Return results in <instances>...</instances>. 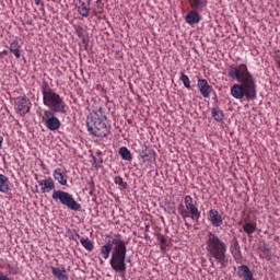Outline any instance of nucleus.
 <instances>
[{"mask_svg":"<svg viewBox=\"0 0 280 280\" xmlns=\"http://www.w3.org/2000/svg\"><path fill=\"white\" fill-rule=\"evenodd\" d=\"M228 77L231 80H236L238 83H235L231 86L230 93L234 100H257V81L246 63L231 65L228 68Z\"/></svg>","mask_w":280,"mask_h":280,"instance_id":"obj_1","label":"nucleus"},{"mask_svg":"<svg viewBox=\"0 0 280 280\" xmlns=\"http://www.w3.org/2000/svg\"><path fill=\"white\" fill-rule=\"evenodd\" d=\"M126 242L121 238L108 241L101 247V255L103 259H108V257H110L109 265L115 272L120 275V277H126V270H128V266L126 265Z\"/></svg>","mask_w":280,"mask_h":280,"instance_id":"obj_2","label":"nucleus"},{"mask_svg":"<svg viewBox=\"0 0 280 280\" xmlns=\"http://www.w3.org/2000/svg\"><path fill=\"white\" fill-rule=\"evenodd\" d=\"M207 237L206 250L208 255L218 261L220 268H229V256L226 255L229 247L226 243L213 232H208Z\"/></svg>","mask_w":280,"mask_h":280,"instance_id":"obj_3","label":"nucleus"},{"mask_svg":"<svg viewBox=\"0 0 280 280\" xmlns=\"http://www.w3.org/2000/svg\"><path fill=\"white\" fill-rule=\"evenodd\" d=\"M40 91L44 106L54 113L67 115V103H65V100L60 97V94L56 93V91L51 89L47 81L42 82Z\"/></svg>","mask_w":280,"mask_h":280,"instance_id":"obj_4","label":"nucleus"},{"mask_svg":"<svg viewBox=\"0 0 280 280\" xmlns=\"http://www.w3.org/2000/svg\"><path fill=\"white\" fill-rule=\"evenodd\" d=\"M86 127L90 135L94 137H108L110 135V125L106 121V116L102 112H91L86 119Z\"/></svg>","mask_w":280,"mask_h":280,"instance_id":"obj_5","label":"nucleus"},{"mask_svg":"<svg viewBox=\"0 0 280 280\" xmlns=\"http://www.w3.org/2000/svg\"><path fill=\"white\" fill-rule=\"evenodd\" d=\"M184 205L182 203L177 207V211L183 220H187V218H191V220H200V210L194 205V198L191 196L187 195L184 197Z\"/></svg>","mask_w":280,"mask_h":280,"instance_id":"obj_6","label":"nucleus"},{"mask_svg":"<svg viewBox=\"0 0 280 280\" xmlns=\"http://www.w3.org/2000/svg\"><path fill=\"white\" fill-rule=\"evenodd\" d=\"M51 198L52 200L60 202V205H63V207L71 209V211H80V209H82V205L78 203L75 198H73V195L68 191L54 190Z\"/></svg>","mask_w":280,"mask_h":280,"instance_id":"obj_7","label":"nucleus"},{"mask_svg":"<svg viewBox=\"0 0 280 280\" xmlns=\"http://www.w3.org/2000/svg\"><path fill=\"white\" fill-rule=\"evenodd\" d=\"M56 113H60V112L44 109V114L42 115L43 124H45L46 128L51 132H56V130H60V126H62V124L60 122V118L56 116Z\"/></svg>","mask_w":280,"mask_h":280,"instance_id":"obj_8","label":"nucleus"},{"mask_svg":"<svg viewBox=\"0 0 280 280\" xmlns=\"http://www.w3.org/2000/svg\"><path fill=\"white\" fill-rule=\"evenodd\" d=\"M14 108L19 115H27L32 108V102L27 96H19L14 100Z\"/></svg>","mask_w":280,"mask_h":280,"instance_id":"obj_9","label":"nucleus"},{"mask_svg":"<svg viewBox=\"0 0 280 280\" xmlns=\"http://www.w3.org/2000/svg\"><path fill=\"white\" fill-rule=\"evenodd\" d=\"M197 88L199 89V93L202 95V97L206 100L211 97V93H213V86L209 84L207 79H198Z\"/></svg>","mask_w":280,"mask_h":280,"instance_id":"obj_10","label":"nucleus"},{"mask_svg":"<svg viewBox=\"0 0 280 280\" xmlns=\"http://www.w3.org/2000/svg\"><path fill=\"white\" fill-rule=\"evenodd\" d=\"M208 215L211 225L215 229L224 224V218H222V214H220V211H218V209H210Z\"/></svg>","mask_w":280,"mask_h":280,"instance_id":"obj_11","label":"nucleus"},{"mask_svg":"<svg viewBox=\"0 0 280 280\" xmlns=\"http://www.w3.org/2000/svg\"><path fill=\"white\" fill-rule=\"evenodd\" d=\"M38 185L42 194H49V191H54V189H56V182H54V178L51 177L38 180Z\"/></svg>","mask_w":280,"mask_h":280,"instance_id":"obj_12","label":"nucleus"},{"mask_svg":"<svg viewBox=\"0 0 280 280\" xmlns=\"http://www.w3.org/2000/svg\"><path fill=\"white\" fill-rule=\"evenodd\" d=\"M52 177L59 185L67 186V183L69 180V176L67 175V172L62 171V168H55L52 171Z\"/></svg>","mask_w":280,"mask_h":280,"instance_id":"obj_13","label":"nucleus"},{"mask_svg":"<svg viewBox=\"0 0 280 280\" xmlns=\"http://www.w3.org/2000/svg\"><path fill=\"white\" fill-rule=\"evenodd\" d=\"M51 273L55 279L69 280V273H67V269L65 267H51Z\"/></svg>","mask_w":280,"mask_h":280,"instance_id":"obj_14","label":"nucleus"},{"mask_svg":"<svg viewBox=\"0 0 280 280\" xmlns=\"http://www.w3.org/2000/svg\"><path fill=\"white\" fill-rule=\"evenodd\" d=\"M198 12L200 11L191 10L190 12L187 13L186 23H188V25H196L200 23V13Z\"/></svg>","mask_w":280,"mask_h":280,"instance_id":"obj_15","label":"nucleus"},{"mask_svg":"<svg viewBox=\"0 0 280 280\" xmlns=\"http://www.w3.org/2000/svg\"><path fill=\"white\" fill-rule=\"evenodd\" d=\"M231 253L236 261V264L242 262V249H240V243L237 241H234V243L231 246Z\"/></svg>","mask_w":280,"mask_h":280,"instance_id":"obj_16","label":"nucleus"},{"mask_svg":"<svg viewBox=\"0 0 280 280\" xmlns=\"http://www.w3.org/2000/svg\"><path fill=\"white\" fill-rule=\"evenodd\" d=\"M191 10L202 12L207 8V0H188Z\"/></svg>","mask_w":280,"mask_h":280,"instance_id":"obj_17","label":"nucleus"},{"mask_svg":"<svg viewBox=\"0 0 280 280\" xmlns=\"http://www.w3.org/2000/svg\"><path fill=\"white\" fill-rule=\"evenodd\" d=\"M211 115L214 121H218L219 124H222L224 121V112L220 109L219 106L212 107Z\"/></svg>","mask_w":280,"mask_h":280,"instance_id":"obj_18","label":"nucleus"},{"mask_svg":"<svg viewBox=\"0 0 280 280\" xmlns=\"http://www.w3.org/2000/svg\"><path fill=\"white\" fill-rule=\"evenodd\" d=\"M10 191V179L3 174H0V194Z\"/></svg>","mask_w":280,"mask_h":280,"instance_id":"obj_19","label":"nucleus"},{"mask_svg":"<svg viewBox=\"0 0 280 280\" xmlns=\"http://www.w3.org/2000/svg\"><path fill=\"white\" fill-rule=\"evenodd\" d=\"M77 10L81 16H84V19L89 18V13L91 12V9L86 7V3L82 0H79V5H77Z\"/></svg>","mask_w":280,"mask_h":280,"instance_id":"obj_20","label":"nucleus"},{"mask_svg":"<svg viewBox=\"0 0 280 280\" xmlns=\"http://www.w3.org/2000/svg\"><path fill=\"white\" fill-rule=\"evenodd\" d=\"M12 55L15 56V58H21V45H19V39H14L9 47Z\"/></svg>","mask_w":280,"mask_h":280,"instance_id":"obj_21","label":"nucleus"},{"mask_svg":"<svg viewBox=\"0 0 280 280\" xmlns=\"http://www.w3.org/2000/svg\"><path fill=\"white\" fill-rule=\"evenodd\" d=\"M118 154L121 156L122 161H132V153L126 147H121L118 150Z\"/></svg>","mask_w":280,"mask_h":280,"instance_id":"obj_22","label":"nucleus"},{"mask_svg":"<svg viewBox=\"0 0 280 280\" xmlns=\"http://www.w3.org/2000/svg\"><path fill=\"white\" fill-rule=\"evenodd\" d=\"M243 230L245 233H247V235H253V233H255V231H257V224L255 223H245L243 225Z\"/></svg>","mask_w":280,"mask_h":280,"instance_id":"obj_23","label":"nucleus"},{"mask_svg":"<svg viewBox=\"0 0 280 280\" xmlns=\"http://www.w3.org/2000/svg\"><path fill=\"white\" fill-rule=\"evenodd\" d=\"M80 243L83 246V248H85V250L91 252L94 248L93 242H91V240H89V237H86V238L81 237Z\"/></svg>","mask_w":280,"mask_h":280,"instance_id":"obj_24","label":"nucleus"},{"mask_svg":"<svg viewBox=\"0 0 280 280\" xmlns=\"http://www.w3.org/2000/svg\"><path fill=\"white\" fill-rule=\"evenodd\" d=\"M260 253H262L260 255V257H264L267 261H271L272 260V252H270V248L261 247L260 248Z\"/></svg>","mask_w":280,"mask_h":280,"instance_id":"obj_25","label":"nucleus"},{"mask_svg":"<svg viewBox=\"0 0 280 280\" xmlns=\"http://www.w3.org/2000/svg\"><path fill=\"white\" fill-rule=\"evenodd\" d=\"M180 82H183L184 86L186 89H191V81L189 80V77L187 74H185L184 72H180V77H179Z\"/></svg>","mask_w":280,"mask_h":280,"instance_id":"obj_26","label":"nucleus"},{"mask_svg":"<svg viewBox=\"0 0 280 280\" xmlns=\"http://www.w3.org/2000/svg\"><path fill=\"white\" fill-rule=\"evenodd\" d=\"M103 13H104V3L98 2V4H96V8L94 9V15L97 16L98 14H103Z\"/></svg>","mask_w":280,"mask_h":280,"instance_id":"obj_27","label":"nucleus"},{"mask_svg":"<svg viewBox=\"0 0 280 280\" xmlns=\"http://www.w3.org/2000/svg\"><path fill=\"white\" fill-rule=\"evenodd\" d=\"M115 184L119 185V187H124V188H126L128 186V184L126 182H124V178H121V176L115 177Z\"/></svg>","mask_w":280,"mask_h":280,"instance_id":"obj_28","label":"nucleus"},{"mask_svg":"<svg viewBox=\"0 0 280 280\" xmlns=\"http://www.w3.org/2000/svg\"><path fill=\"white\" fill-rule=\"evenodd\" d=\"M160 248L161 250L167 248V240H165V236H160Z\"/></svg>","mask_w":280,"mask_h":280,"instance_id":"obj_29","label":"nucleus"},{"mask_svg":"<svg viewBox=\"0 0 280 280\" xmlns=\"http://www.w3.org/2000/svg\"><path fill=\"white\" fill-rule=\"evenodd\" d=\"M10 275H16V269L12 265L7 266Z\"/></svg>","mask_w":280,"mask_h":280,"instance_id":"obj_30","label":"nucleus"},{"mask_svg":"<svg viewBox=\"0 0 280 280\" xmlns=\"http://www.w3.org/2000/svg\"><path fill=\"white\" fill-rule=\"evenodd\" d=\"M89 189H90V196H93V191H95V183H90V186H89Z\"/></svg>","mask_w":280,"mask_h":280,"instance_id":"obj_31","label":"nucleus"},{"mask_svg":"<svg viewBox=\"0 0 280 280\" xmlns=\"http://www.w3.org/2000/svg\"><path fill=\"white\" fill-rule=\"evenodd\" d=\"M80 235L78 233L74 234V236L72 237V240H74L75 242H78V240H80Z\"/></svg>","mask_w":280,"mask_h":280,"instance_id":"obj_32","label":"nucleus"},{"mask_svg":"<svg viewBox=\"0 0 280 280\" xmlns=\"http://www.w3.org/2000/svg\"><path fill=\"white\" fill-rule=\"evenodd\" d=\"M0 280H10L8 276L0 275Z\"/></svg>","mask_w":280,"mask_h":280,"instance_id":"obj_33","label":"nucleus"},{"mask_svg":"<svg viewBox=\"0 0 280 280\" xmlns=\"http://www.w3.org/2000/svg\"><path fill=\"white\" fill-rule=\"evenodd\" d=\"M35 1V5H40V0H34Z\"/></svg>","mask_w":280,"mask_h":280,"instance_id":"obj_34","label":"nucleus"},{"mask_svg":"<svg viewBox=\"0 0 280 280\" xmlns=\"http://www.w3.org/2000/svg\"><path fill=\"white\" fill-rule=\"evenodd\" d=\"M143 161H148V154L142 155Z\"/></svg>","mask_w":280,"mask_h":280,"instance_id":"obj_35","label":"nucleus"},{"mask_svg":"<svg viewBox=\"0 0 280 280\" xmlns=\"http://www.w3.org/2000/svg\"><path fill=\"white\" fill-rule=\"evenodd\" d=\"M2 54H3L4 56H8V50H3Z\"/></svg>","mask_w":280,"mask_h":280,"instance_id":"obj_36","label":"nucleus"},{"mask_svg":"<svg viewBox=\"0 0 280 280\" xmlns=\"http://www.w3.org/2000/svg\"><path fill=\"white\" fill-rule=\"evenodd\" d=\"M102 3V0H96V4Z\"/></svg>","mask_w":280,"mask_h":280,"instance_id":"obj_37","label":"nucleus"},{"mask_svg":"<svg viewBox=\"0 0 280 280\" xmlns=\"http://www.w3.org/2000/svg\"><path fill=\"white\" fill-rule=\"evenodd\" d=\"M92 0H88V3H91Z\"/></svg>","mask_w":280,"mask_h":280,"instance_id":"obj_38","label":"nucleus"}]
</instances>
